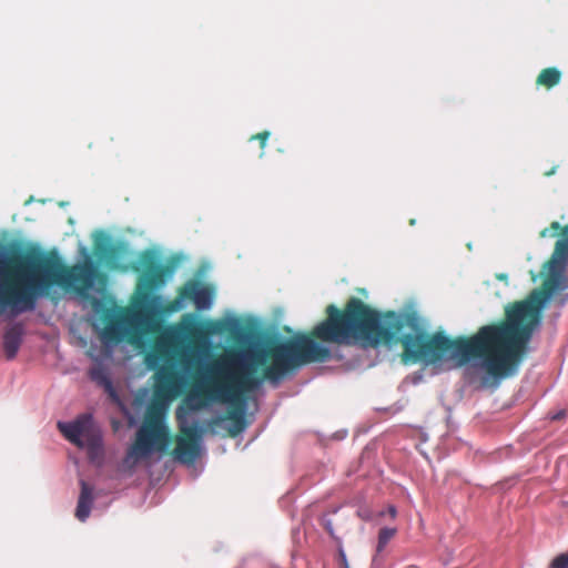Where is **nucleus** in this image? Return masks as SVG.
<instances>
[{
	"label": "nucleus",
	"instance_id": "obj_22",
	"mask_svg": "<svg viewBox=\"0 0 568 568\" xmlns=\"http://www.w3.org/2000/svg\"><path fill=\"white\" fill-rule=\"evenodd\" d=\"M555 301L559 306H564L568 301V293L559 294Z\"/></svg>",
	"mask_w": 568,
	"mask_h": 568
},
{
	"label": "nucleus",
	"instance_id": "obj_21",
	"mask_svg": "<svg viewBox=\"0 0 568 568\" xmlns=\"http://www.w3.org/2000/svg\"><path fill=\"white\" fill-rule=\"evenodd\" d=\"M338 555H339V564H341L342 568H349L345 552L341 549Z\"/></svg>",
	"mask_w": 568,
	"mask_h": 568
},
{
	"label": "nucleus",
	"instance_id": "obj_16",
	"mask_svg": "<svg viewBox=\"0 0 568 568\" xmlns=\"http://www.w3.org/2000/svg\"><path fill=\"white\" fill-rule=\"evenodd\" d=\"M561 229H562V226L560 225V223L557 221H554V222H551L549 227H546L540 232V236L541 237H546V236L554 237V236L560 235Z\"/></svg>",
	"mask_w": 568,
	"mask_h": 568
},
{
	"label": "nucleus",
	"instance_id": "obj_25",
	"mask_svg": "<svg viewBox=\"0 0 568 568\" xmlns=\"http://www.w3.org/2000/svg\"><path fill=\"white\" fill-rule=\"evenodd\" d=\"M358 516L364 520H369L372 518L367 510H359Z\"/></svg>",
	"mask_w": 568,
	"mask_h": 568
},
{
	"label": "nucleus",
	"instance_id": "obj_12",
	"mask_svg": "<svg viewBox=\"0 0 568 568\" xmlns=\"http://www.w3.org/2000/svg\"><path fill=\"white\" fill-rule=\"evenodd\" d=\"M80 486L81 490L78 498V505L74 515L80 521H85L90 516L94 500L93 487L85 483L84 480L80 481Z\"/></svg>",
	"mask_w": 568,
	"mask_h": 568
},
{
	"label": "nucleus",
	"instance_id": "obj_10",
	"mask_svg": "<svg viewBox=\"0 0 568 568\" xmlns=\"http://www.w3.org/2000/svg\"><path fill=\"white\" fill-rule=\"evenodd\" d=\"M94 252L99 260L104 262L111 270H128V266L121 264L129 253V244L126 242L95 244Z\"/></svg>",
	"mask_w": 568,
	"mask_h": 568
},
{
	"label": "nucleus",
	"instance_id": "obj_3",
	"mask_svg": "<svg viewBox=\"0 0 568 568\" xmlns=\"http://www.w3.org/2000/svg\"><path fill=\"white\" fill-rule=\"evenodd\" d=\"M105 280L91 261L69 266L55 251L18 253L0 245V314L33 311L53 285L85 296L97 281L104 284Z\"/></svg>",
	"mask_w": 568,
	"mask_h": 568
},
{
	"label": "nucleus",
	"instance_id": "obj_7",
	"mask_svg": "<svg viewBox=\"0 0 568 568\" xmlns=\"http://www.w3.org/2000/svg\"><path fill=\"white\" fill-rule=\"evenodd\" d=\"M172 442L170 429L165 424L164 412L156 406H149L144 419L136 432L135 440L129 456L136 459L148 457L152 452L164 453Z\"/></svg>",
	"mask_w": 568,
	"mask_h": 568
},
{
	"label": "nucleus",
	"instance_id": "obj_19",
	"mask_svg": "<svg viewBox=\"0 0 568 568\" xmlns=\"http://www.w3.org/2000/svg\"><path fill=\"white\" fill-rule=\"evenodd\" d=\"M270 135L271 133L268 131H263L251 136V140H257L260 142V148L262 150L261 156H263L264 154V149L266 146Z\"/></svg>",
	"mask_w": 568,
	"mask_h": 568
},
{
	"label": "nucleus",
	"instance_id": "obj_4",
	"mask_svg": "<svg viewBox=\"0 0 568 568\" xmlns=\"http://www.w3.org/2000/svg\"><path fill=\"white\" fill-rule=\"evenodd\" d=\"M131 270L141 273L135 290L134 320L136 324L146 329L160 313H173L181 308V302L189 300L196 310L204 311L212 306L214 288L197 280H189L178 292V297L163 305L162 297L153 294L165 285L174 272V265L162 264L155 253L145 250L139 255Z\"/></svg>",
	"mask_w": 568,
	"mask_h": 568
},
{
	"label": "nucleus",
	"instance_id": "obj_6",
	"mask_svg": "<svg viewBox=\"0 0 568 568\" xmlns=\"http://www.w3.org/2000/svg\"><path fill=\"white\" fill-rule=\"evenodd\" d=\"M172 359V344L164 337L155 339L151 349L144 355L145 366L155 371L154 393L158 397L169 399L180 393L182 376L171 363Z\"/></svg>",
	"mask_w": 568,
	"mask_h": 568
},
{
	"label": "nucleus",
	"instance_id": "obj_5",
	"mask_svg": "<svg viewBox=\"0 0 568 568\" xmlns=\"http://www.w3.org/2000/svg\"><path fill=\"white\" fill-rule=\"evenodd\" d=\"M568 242L557 241L551 257L546 263L547 275L539 288H535L524 301L509 304L505 315L510 317L529 343L535 329L540 325L547 302L560 291L568 288Z\"/></svg>",
	"mask_w": 568,
	"mask_h": 568
},
{
	"label": "nucleus",
	"instance_id": "obj_8",
	"mask_svg": "<svg viewBox=\"0 0 568 568\" xmlns=\"http://www.w3.org/2000/svg\"><path fill=\"white\" fill-rule=\"evenodd\" d=\"M57 426L70 443L79 448H87L90 458L101 452L102 438L93 424L92 415L82 414L73 422H58Z\"/></svg>",
	"mask_w": 568,
	"mask_h": 568
},
{
	"label": "nucleus",
	"instance_id": "obj_1",
	"mask_svg": "<svg viewBox=\"0 0 568 568\" xmlns=\"http://www.w3.org/2000/svg\"><path fill=\"white\" fill-rule=\"evenodd\" d=\"M325 314L326 318L313 327V336L318 341L369 347L400 343L404 364H435L449 354L459 365L478 361L490 376L506 377L528 353L526 336L507 315L479 327L471 336L450 338L442 332L424 333L415 312L382 314L357 297H351L343 308L327 305Z\"/></svg>",
	"mask_w": 568,
	"mask_h": 568
},
{
	"label": "nucleus",
	"instance_id": "obj_17",
	"mask_svg": "<svg viewBox=\"0 0 568 568\" xmlns=\"http://www.w3.org/2000/svg\"><path fill=\"white\" fill-rule=\"evenodd\" d=\"M90 376L93 381H98L103 384L108 389H112L111 382L106 378L101 369H92Z\"/></svg>",
	"mask_w": 568,
	"mask_h": 568
},
{
	"label": "nucleus",
	"instance_id": "obj_23",
	"mask_svg": "<svg viewBox=\"0 0 568 568\" xmlns=\"http://www.w3.org/2000/svg\"><path fill=\"white\" fill-rule=\"evenodd\" d=\"M560 236H561V239H559L558 241H567L568 242V224L566 226H562Z\"/></svg>",
	"mask_w": 568,
	"mask_h": 568
},
{
	"label": "nucleus",
	"instance_id": "obj_2",
	"mask_svg": "<svg viewBox=\"0 0 568 568\" xmlns=\"http://www.w3.org/2000/svg\"><path fill=\"white\" fill-rule=\"evenodd\" d=\"M316 339L313 329L296 334L264 352L252 354V364L247 365H241V353H225L207 366L205 375L195 378L193 396L199 398V403L194 408L210 403L230 405L226 419L231 425L227 430L231 437H236L248 426L246 410L250 394L264 381L278 385L290 372L305 364L323 363L331 358V349Z\"/></svg>",
	"mask_w": 568,
	"mask_h": 568
},
{
	"label": "nucleus",
	"instance_id": "obj_9",
	"mask_svg": "<svg viewBox=\"0 0 568 568\" xmlns=\"http://www.w3.org/2000/svg\"><path fill=\"white\" fill-rule=\"evenodd\" d=\"M203 429L197 423L193 425L179 424V434L175 436V447L172 450L174 458L183 464L195 462L201 453Z\"/></svg>",
	"mask_w": 568,
	"mask_h": 568
},
{
	"label": "nucleus",
	"instance_id": "obj_15",
	"mask_svg": "<svg viewBox=\"0 0 568 568\" xmlns=\"http://www.w3.org/2000/svg\"><path fill=\"white\" fill-rule=\"evenodd\" d=\"M103 337L108 341L120 342L123 334L118 324L109 323L103 329Z\"/></svg>",
	"mask_w": 568,
	"mask_h": 568
},
{
	"label": "nucleus",
	"instance_id": "obj_14",
	"mask_svg": "<svg viewBox=\"0 0 568 568\" xmlns=\"http://www.w3.org/2000/svg\"><path fill=\"white\" fill-rule=\"evenodd\" d=\"M396 528L384 527L378 532L377 552H382L388 541L396 535Z\"/></svg>",
	"mask_w": 568,
	"mask_h": 568
},
{
	"label": "nucleus",
	"instance_id": "obj_13",
	"mask_svg": "<svg viewBox=\"0 0 568 568\" xmlns=\"http://www.w3.org/2000/svg\"><path fill=\"white\" fill-rule=\"evenodd\" d=\"M561 80V72L555 68H546L540 71L536 79V84L540 87H545L547 89H551L556 87Z\"/></svg>",
	"mask_w": 568,
	"mask_h": 568
},
{
	"label": "nucleus",
	"instance_id": "obj_27",
	"mask_svg": "<svg viewBox=\"0 0 568 568\" xmlns=\"http://www.w3.org/2000/svg\"><path fill=\"white\" fill-rule=\"evenodd\" d=\"M214 332H215V327L207 331V333H214Z\"/></svg>",
	"mask_w": 568,
	"mask_h": 568
},
{
	"label": "nucleus",
	"instance_id": "obj_26",
	"mask_svg": "<svg viewBox=\"0 0 568 568\" xmlns=\"http://www.w3.org/2000/svg\"><path fill=\"white\" fill-rule=\"evenodd\" d=\"M387 513L389 514V516H390L392 518H395V517H396V515H397V510H396L395 506H392V505H390V506H388V508H387Z\"/></svg>",
	"mask_w": 568,
	"mask_h": 568
},
{
	"label": "nucleus",
	"instance_id": "obj_11",
	"mask_svg": "<svg viewBox=\"0 0 568 568\" xmlns=\"http://www.w3.org/2000/svg\"><path fill=\"white\" fill-rule=\"evenodd\" d=\"M23 327L21 324L11 325L3 335V351L8 359H13L22 343Z\"/></svg>",
	"mask_w": 568,
	"mask_h": 568
},
{
	"label": "nucleus",
	"instance_id": "obj_20",
	"mask_svg": "<svg viewBox=\"0 0 568 568\" xmlns=\"http://www.w3.org/2000/svg\"><path fill=\"white\" fill-rule=\"evenodd\" d=\"M193 359V355L192 354H185V353H182L181 354V364L183 365L184 368H189L190 367V364Z\"/></svg>",
	"mask_w": 568,
	"mask_h": 568
},
{
	"label": "nucleus",
	"instance_id": "obj_18",
	"mask_svg": "<svg viewBox=\"0 0 568 568\" xmlns=\"http://www.w3.org/2000/svg\"><path fill=\"white\" fill-rule=\"evenodd\" d=\"M550 568H568V551L556 556L550 564Z\"/></svg>",
	"mask_w": 568,
	"mask_h": 568
},
{
	"label": "nucleus",
	"instance_id": "obj_28",
	"mask_svg": "<svg viewBox=\"0 0 568 568\" xmlns=\"http://www.w3.org/2000/svg\"><path fill=\"white\" fill-rule=\"evenodd\" d=\"M561 415H564V413L557 414L554 418H559Z\"/></svg>",
	"mask_w": 568,
	"mask_h": 568
},
{
	"label": "nucleus",
	"instance_id": "obj_24",
	"mask_svg": "<svg viewBox=\"0 0 568 568\" xmlns=\"http://www.w3.org/2000/svg\"><path fill=\"white\" fill-rule=\"evenodd\" d=\"M129 339H130V342H131L132 344H136V343H138V341L140 339V334H139L138 332H135V331H134V332H132V333L130 334V338H129Z\"/></svg>",
	"mask_w": 568,
	"mask_h": 568
}]
</instances>
